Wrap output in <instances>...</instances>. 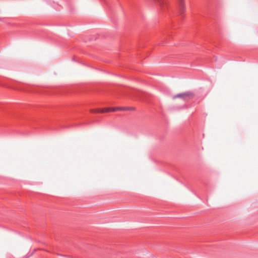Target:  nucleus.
<instances>
[{
  "mask_svg": "<svg viewBox=\"0 0 258 258\" xmlns=\"http://www.w3.org/2000/svg\"><path fill=\"white\" fill-rule=\"evenodd\" d=\"M179 6V12L180 14L184 13L185 7L183 0H178Z\"/></svg>",
  "mask_w": 258,
  "mask_h": 258,
  "instance_id": "nucleus-3",
  "label": "nucleus"
},
{
  "mask_svg": "<svg viewBox=\"0 0 258 258\" xmlns=\"http://www.w3.org/2000/svg\"><path fill=\"white\" fill-rule=\"evenodd\" d=\"M119 110L118 107L106 108L104 109H97L93 110L94 113H104L110 111H116Z\"/></svg>",
  "mask_w": 258,
  "mask_h": 258,
  "instance_id": "nucleus-2",
  "label": "nucleus"
},
{
  "mask_svg": "<svg viewBox=\"0 0 258 258\" xmlns=\"http://www.w3.org/2000/svg\"><path fill=\"white\" fill-rule=\"evenodd\" d=\"M194 94L191 92H186L182 93H179L173 97V99L177 98H181L184 101H187L193 98Z\"/></svg>",
  "mask_w": 258,
  "mask_h": 258,
  "instance_id": "nucleus-1",
  "label": "nucleus"
},
{
  "mask_svg": "<svg viewBox=\"0 0 258 258\" xmlns=\"http://www.w3.org/2000/svg\"><path fill=\"white\" fill-rule=\"evenodd\" d=\"M167 39L166 36H164L163 38H161V40L158 42L159 45H164L166 43L165 39Z\"/></svg>",
  "mask_w": 258,
  "mask_h": 258,
  "instance_id": "nucleus-4",
  "label": "nucleus"
},
{
  "mask_svg": "<svg viewBox=\"0 0 258 258\" xmlns=\"http://www.w3.org/2000/svg\"><path fill=\"white\" fill-rule=\"evenodd\" d=\"M118 108H119V110H121V111H124V110H126L129 109L128 108H126V107H118Z\"/></svg>",
  "mask_w": 258,
  "mask_h": 258,
  "instance_id": "nucleus-5",
  "label": "nucleus"
}]
</instances>
